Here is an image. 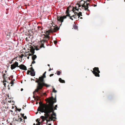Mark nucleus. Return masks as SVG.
Masks as SVG:
<instances>
[{"label":"nucleus","mask_w":125,"mask_h":125,"mask_svg":"<svg viewBox=\"0 0 125 125\" xmlns=\"http://www.w3.org/2000/svg\"><path fill=\"white\" fill-rule=\"evenodd\" d=\"M56 95H55V99L52 96L47 98L46 101L49 103V104H44L42 105L41 108H40V109L38 111H40L42 113L44 112L49 115L51 113H52V115L55 116L53 117V118L56 119V114L54 112L53 105L54 103L56 102Z\"/></svg>","instance_id":"f257e3e1"},{"label":"nucleus","mask_w":125,"mask_h":125,"mask_svg":"<svg viewBox=\"0 0 125 125\" xmlns=\"http://www.w3.org/2000/svg\"><path fill=\"white\" fill-rule=\"evenodd\" d=\"M86 0L83 1V0H81L80 1V4L79 5V7H80L81 6L82 7L83 9H84L85 10H87V11H89L88 9L89 5V3H87V0Z\"/></svg>","instance_id":"f03ea898"},{"label":"nucleus","mask_w":125,"mask_h":125,"mask_svg":"<svg viewBox=\"0 0 125 125\" xmlns=\"http://www.w3.org/2000/svg\"><path fill=\"white\" fill-rule=\"evenodd\" d=\"M16 67H19L21 69L24 70H27L26 67L23 64H21L18 66V62H16L11 65V68L12 70L14 69Z\"/></svg>","instance_id":"7ed1b4c3"},{"label":"nucleus","mask_w":125,"mask_h":125,"mask_svg":"<svg viewBox=\"0 0 125 125\" xmlns=\"http://www.w3.org/2000/svg\"><path fill=\"white\" fill-rule=\"evenodd\" d=\"M69 9L68 8L66 10V14L67 15H66L60 17V16H58L57 17V22H61V23L63 22V20L64 19L66 18L67 16L70 17V15L69 14Z\"/></svg>","instance_id":"20e7f679"},{"label":"nucleus","mask_w":125,"mask_h":125,"mask_svg":"<svg viewBox=\"0 0 125 125\" xmlns=\"http://www.w3.org/2000/svg\"><path fill=\"white\" fill-rule=\"evenodd\" d=\"M35 82L38 83V86H37V89L35 91L33 92V94H34L35 92H37L39 94H40L42 92L41 90L42 89V85L41 83L39 82V80L37 79L35 81Z\"/></svg>","instance_id":"39448f33"},{"label":"nucleus","mask_w":125,"mask_h":125,"mask_svg":"<svg viewBox=\"0 0 125 125\" xmlns=\"http://www.w3.org/2000/svg\"><path fill=\"white\" fill-rule=\"evenodd\" d=\"M49 38L50 37L48 35H45V36L44 38V39L41 41V47H43L44 48L45 47L44 46V44L45 43H48V41Z\"/></svg>","instance_id":"423d86ee"},{"label":"nucleus","mask_w":125,"mask_h":125,"mask_svg":"<svg viewBox=\"0 0 125 125\" xmlns=\"http://www.w3.org/2000/svg\"><path fill=\"white\" fill-rule=\"evenodd\" d=\"M43 77L42 76L39 77V80L40 83H41L42 85V89L43 86H45L47 87H48L50 86V85L44 83V80Z\"/></svg>","instance_id":"0eeeda50"},{"label":"nucleus","mask_w":125,"mask_h":125,"mask_svg":"<svg viewBox=\"0 0 125 125\" xmlns=\"http://www.w3.org/2000/svg\"><path fill=\"white\" fill-rule=\"evenodd\" d=\"M93 71H92V72L96 76L99 77L100 75L99 73H100V71L99 70L98 67H94L93 69Z\"/></svg>","instance_id":"6e6552de"},{"label":"nucleus","mask_w":125,"mask_h":125,"mask_svg":"<svg viewBox=\"0 0 125 125\" xmlns=\"http://www.w3.org/2000/svg\"><path fill=\"white\" fill-rule=\"evenodd\" d=\"M37 58V56L35 55H33L32 56V59L33 60H34Z\"/></svg>","instance_id":"1a4fd4ad"},{"label":"nucleus","mask_w":125,"mask_h":125,"mask_svg":"<svg viewBox=\"0 0 125 125\" xmlns=\"http://www.w3.org/2000/svg\"><path fill=\"white\" fill-rule=\"evenodd\" d=\"M59 81L61 83H65V82L64 80H62V79L61 78H60L59 79Z\"/></svg>","instance_id":"9d476101"},{"label":"nucleus","mask_w":125,"mask_h":125,"mask_svg":"<svg viewBox=\"0 0 125 125\" xmlns=\"http://www.w3.org/2000/svg\"><path fill=\"white\" fill-rule=\"evenodd\" d=\"M76 13L77 14V13ZM72 17H73L74 19H77V18L78 17V15L77 14L75 15H73L72 16Z\"/></svg>","instance_id":"9b49d317"},{"label":"nucleus","mask_w":125,"mask_h":125,"mask_svg":"<svg viewBox=\"0 0 125 125\" xmlns=\"http://www.w3.org/2000/svg\"><path fill=\"white\" fill-rule=\"evenodd\" d=\"M42 104V105H41V107H39L38 108V109H37V111H38V110H40V108H41L42 106L44 104ZM40 111V112H39V113L40 114H41V112H42V113L40 111Z\"/></svg>","instance_id":"f8f14e48"},{"label":"nucleus","mask_w":125,"mask_h":125,"mask_svg":"<svg viewBox=\"0 0 125 125\" xmlns=\"http://www.w3.org/2000/svg\"><path fill=\"white\" fill-rule=\"evenodd\" d=\"M30 74L31 76H34L35 75V72H31Z\"/></svg>","instance_id":"ddd939ff"},{"label":"nucleus","mask_w":125,"mask_h":125,"mask_svg":"<svg viewBox=\"0 0 125 125\" xmlns=\"http://www.w3.org/2000/svg\"><path fill=\"white\" fill-rule=\"evenodd\" d=\"M77 14L78 15V18H79L80 16H82V13L81 12H79L78 13H77Z\"/></svg>","instance_id":"4468645a"},{"label":"nucleus","mask_w":125,"mask_h":125,"mask_svg":"<svg viewBox=\"0 0 125 125\" xmlns=\"http://www.w3.org/2000/svg\"><path fill=\"white\" fill-rule=\"evenodd\" d=\"M45 117L43 116H42L40 117V118L42 119V121H44Z\"/></svg>","instance_id":"2eb2a0df"},{"label":"nucleus","mask_w":125,"mask_h":125,"mask_svg":"<svg viewBox=\"0 0 125 125\" xmlns=\"http://www.w3.org/2000/svg\"><path fill=\"white\" fill-rule=\"evenodd\" d=\"M46 73V71L42 75V77H43V78H45L46 77L45 74Z\"/></svg>","instance_id":"dca6fc26"},{"label":"nucleus","mask_w":125,"mask_h":125,"mask_svg":"<svg viewBox=\"0 0 125 125\" xmlns=\"http://www.w3.org/2000/svg\"><path fill=\"white\" fill-rule=\"evenodd\" d=\"M61 73V72L60 71H57V74L58 75H60Z\"/></svg>","instance_id":"f3484780"},{"label":"nucleus","mask_w":125,"mask_h":125,"mask_svg":"<svg viewBox=\"0 0 125 125\" xmlns=\"http://www.w3.org/2000/svg\"><path fill=\"white\" fill-rule=\"evenodd\" d=\"M73 27L75 29H78L77 26L75 25H73Z\"/></svg>","instance_id":"a211bd4d"},{"label":"nucleus","mask_w":125,"mask_h":125,"mask_svg":"<svg viewBox=\"0 0 125 125\" xmlns=\"http://www.w3.org/2000/svg\"><path fill=\"white\" fill-rule=\"evenodd\" d=\"M52 92L55 93H56L57 92V91L55 90L54 88H53L52 89Z\"/></svg>","instance_id":"6ab92c4d"},{"label":"nucleus","mask_w":125,"mask_h":125,"mask_svg":"<svg viewBox=\"0 0 125 125\" xmlns=\"http://www.w3.org/2000/svg\"><path fill=\"white\" fill-rule=\"evenodd\" d=\"M57 107V105H55V106L54 108V110H57V109L56 108Z\"/></svg>","instance_id":"aec40b11"},{"label":"nucleus","mask_w":125,"mask_h":125,"mask_svg":"<svg viewBox=\"0 0 125 125\" xmlns=\"http://www.w3.org/2000/svg\"><path fill=\"white\" fill-rule=\"evenodd\" d=\"M6 74L5 73H4L3 75V78L4 79V80L5 79V75Z\"/></svg>","instance_id":"412c9836"},{"label":"nucleus","mask_w":125,"mask_h":125,"mask_svg":"<svg viewBox=\"0 0 125 125\" xmlns=\"http://www.w3.org/2000/svg\"><path fill=\"white\" fill-rule=\"evenodd\" d=\"M40 119L38 118V119H37L36 120V121L38 123L39 122H40L39 121H40Z\"/></svg>","instance_id":"4be33fe9"},{"label":"nucleus","mask_w":125,"mask_h":125,"mask_svg":"<svg viewBox=\"0 0 125 125\" xmlns=\"http://www.w3.org/2000/svg\"><path fill=\"white\" fill-rule=\"evenodd\" d=\"M18 120H20V122H21L22 121L23 119L21 118H20L18 119Z\"/></svg>","instance_id":"5701e85b"},{"label":"nucleus","mask_w":125,"mask_h":125,"mask_svg":"<svg viewBox=\"0 0 125 125\" xmlns=\"http://www.w3.org/2000/svg\"><path fill=\"white\" fill-rule=\"evenodd\" d=\"M30 72H31V71H30L29 70L28 71H27V74H29V73H30Z\"/></svg>","instance_id":"b1692460"},{"label":"nucleus","mask_w":125,"mask_h":125,"mask_svg":"<svg viewBox=\"0 0 125 125\" xmlns=\"http://www.w3.org/2000/svg\"><path fill=\"white\" fill-rule=\"evenodd\" d=\"M21 116L23 117L24 116V114H21Z\"/></svg>","instance_id":"393cba45"},{"label":"nucleus","mask_w":125,"mask_h":125,"mask_svg":"<svg viewBox=\"0 0 125 125\" xmlns=\"http://www.w3.org/2000/svg\"><path fill=\"white\" fill-rule=\"evenodd\" d=\"M31 52L32 54H33L34 53V50H33Z\"/></svg>","instance_id":"a878e982"},{"label":"nucleus","mask_w":125,"mask_h":125,"mask_svg":"<svg viewBox=\"0 0 125 125\" xmlns=\"http://www.w3.org/2000/svg\"><path fill=\"white\" fill-rule=\"evenodd\" d=\"M34 60H33V61H32L31 62L32 64H33L34 63H35V62Z\"/></svg>","instance_id":"bb28decb"},{"label":"nucleus","mask_w":125,"mask_h":125,"mask_svg":"<svg viewBox=\"0 0 125 125\" xmlns=\"http://www.w3.org/2000/svg\"><path fill=\"white\" fill-rule=\"evenodd\" d=\"M31 72H35L34 71V70L33 69L31 70Z\"/></svg>","instance_id":"cd10ccee"},{"label":"nucleus","mask_w":125,"mask_h":125,"mask_svg":"<svg viewBox=\"0 0 125 125\" xmlns=\"http://www.w3.org/2000/svg\"><path fill=\"white\" fill-rule=\"evenodd\" d=\"M17 110L19 111V112H20L21 111V109H18V108H17Z\"/></svg>","instance_id":"c85d7f7f"},{"label":"nucleus","mask_w":125,"mask_h":125,"mask_svg":"<svg viewBox=\"0 0 125 125\" xmlns=\"http://www.w3.org/2000/svg\"><path fill=\"white\" fill-rule=\"evenodd\" d=\"M10 83L13 85L14 84L13 82V81H11L10 82Z\"/></svg>","instance_id":"c756f323"},{"label":"nucleus","mask_w":125,"mask_h":125,"mask_svg":"<svg viewBox=\"0 0 125 125\" xmlns=\"http://www.w3.org/2000/svg\"><path fill=\"white\" fill-rule=\"evenodd\" d=\"M23 118L24 119H26L27 118V117L26 116H24V117H23Z\"/></svg>","instance_id":"7c9ffc66"},{"label":"nucleus","mask_w":125,"mask_h":125,"mask_svg":"<svg viewBox=\"0 0 125 125\" xmlns=\"http://www.w3.org/2000/svg\"><path fill=\"white\" fill-rule=\"evenodd\" d=\"M41 124V123L40 122H39L36 125H40Z\"/></svg>","instance_id":"2f4dec72"},{"label":"nucleus","mask_w":125,"mask_h":125,"mask_svg":"<svg viewBox=\"0 0 125 125\" xmlns=\"http://www.w3.org/2000/svg\"><path fill=\"white\" fill-rule=\"evenodd\" d=\"M13 61V60H11V62H10V64H11L12 63Z\"/></svg>","instance_id":"473e14b6"},{"label":"nucleus","mask_w":125,"mask_h":125,"mask_svg":"<svg viewBox=\"0 0 125 125\" xmlns=\"http://www.w3.org/2000/svg\"><path fill=\"white\" fill-rule=\"evenodd\" d=\"M70 18L72 20H73V18H72V17H72V16L71 17V16H70Z\"/></svg>","instance_id":"72a5a7b5"},{"label":"nucleus","mask_w":125,"mask_h":125,"mask_svg":"<svg viewBox=\"0 0 125 125\" xmlns=\"http://www.w3.org/2000/svg\"><path fill=\"white\" fill-rule=\"evenodd\" d=\"M53 74H52L50 75V77H51L52 76H53Z\"/></svg>","instance_id":"f704fd0d"},{"label":"nucleus","mask_w":125,"mask_h":125,"mask_svg":"<svg viewBox=\"0 0 125 125\" xmlns=\"http://www.w3.org/2000/svg\"><path fill=\"white\" fill-rule=\"evenodd\" d=\"M54 43L55 44L57 43V42L56 41H54Z\"/></svg>","instance_id":"c9c22d12"},{"label":"nucleus","mask_w":125,"mask_h":125,"mask_svg":"<svg viewBox=\"0 0 125 125\" xmlns=\"http://www.w3.org/2000/svg\"><path fill=\"white\" fill-rule=\"evenodd\" d=\"M10 77L11 79H12L13 78V75H11L10 76Z\"/></svg>","instance_id":"e433bc0d"},{"label":"nucleus","mask_w":125,"mask_h":125,"mask_svg":"<svg viewBox=\"0 0 125 125\" xmlns=\"http://www.w3.org/2000/svg\"><path fill=\"white\" fill-rule=\"evenodd\" d=\"M24 55L22 54L21 55V58H22V57L23 56H24Z\"/></svg>","instance_id":"4c0bfd02"},{"label":"nucleus","mask_w":125,"mask_h":125,"mask_svg":"<svg viewBox=\"0 0 125 125\" xmlns=\"http://www.w3.org/2000/svg\"><path fill=\"white\" fill-rule=\"evenodd\" d=\"M53 68L52 69H51V68H50V69L49 70V71H51V70H52Z\"/></svg>","instance_id":"58836bf2"},{"label":"nucleus","mask_w":125,"mask_h":125,"mask_svg":"<svg viewBox=\"0 0 125 125\" xmlns=\"http://www.w3.org/2000/svg\"><path fill=\"white\" fill-rule=\"evenodd\" d=\"M36 50H39V49H38V48H36Z\"/></svg>","instance_id":"ea45409f"},{"label":"nucleus","mask_w":125,"mask_h":125,"mask_svg":"<svg viewBox=\"0 0 125 125\" xmlns=\"http://www.w3.org/2000/svg\"><path fill=\"white\" fill-rule=\"evenodd\" d=\"M32 69H33V68L32 67H31L30 68V69L31 70H32Z\"/></svg>","instance_id":"a19ab883"},{"label":"nucleus","mask_w":125,"mask_h":125,"mask_svg":"<svg viewBox=\"0 0 125 125\" xmlns=\"http://www.w3.org/2000/svg\"><path fill=\"white\" fill-rule=\"evenodd\" d=\"M23 90V88H22L21 89V91H22Z\"/></svg>","instance_id":"79ce46f5"},{"label":"nucleus","mask_w":125,"mask_h":125,"mask_svg":"<svg viewBox=\"0 0 125 125\" xmlns=\"http://www.w3.org/2000/svg\"><path fill=\"white\" fill-rule=\"evenodd\" d=\"M29 54V56H30L31 55H32V54H30V53Z\"/></svg>","instance_id":"37998d69"},{"label":"nucleus","mask_w":125,"mask_h":125,"mask_svg":"<svg viewBox=\"0 0 125 125\" xmlns=\"http://www.w3.org/2000/svg\"><path fill=\"white\" fill-rule=\"evenodd\" d=\"M33 97L34 98V99L35 98V96L34 95L33 96Z\"/></svg>","instance_id":"c03bdc74"},{"label":"nucleus","mask_w":125,"mask_h":125,"mask_svg":"<svg viewBox=\"0 0 125 125\" xmlns=\"http://www.w3.org/2000/svg\"><path fill=\"white\" fill-rule=\"evenodd\" d=\"M76 10L78 11V10H79V9H77L76 8L75 9Z\"/></svg>","instance_id":"a18cd8bd"},{"label":"nucleus","mask_w":125,"mask_h":125,"mask_svg":"<svg viewBox=\"0 0 125 125\" xmlns=\"http://www.w3.org/2000/svg\"><path fill=\"white\" fill-rule=\"evenodd\" d=\"M3 84L5 86V85H6V83H4Z\"/></svg>","instance_id":"49530a36"},{"label":"nucleus","mask_w":125,"mask_h":125,"mask_svg":"<svg viewBox=\"0 0 125 125\" xmlns=\"http://www.w3.org/2000/svg\"><path fill=\"white\" fill-rule=\"evenodd\" d=\"M44 94L45 95H46V94L45 93H44Z\"/></svg>","instance_id":"de8ad7c7"},{"label":"nucleus","mask_w":125,"mask_h":125,"mask_svg":"<svg viewBox=\"0 0 125 125\" xmlns=\"http://www.w3.org/2000/svg\"><path fill=\"white\" fill-rule=\"evenodd\" d=\"M29 56H28L27 57V58L28 59H29Z\"/></svg>","instance_id":"09e8293b"},{"label":"nucleus","mask_w":125,"mask_h":125,"mask_svg":"<svg viewBox=\"0 0 125 125\" xmlns=\"http://www.w3.org/2000/svg\"><path fill=\"white\" fill-rule=\"evenodd\" d=\"M38 102H36V104H38Z\"/></svg>","instance_id":"8fccbe9b"},{"label":"nucleus","mask_w":125,"mask_h":125,"mask_svg":"<svg viewBox=\"0 0 125 125\" xmlns=\"http://www.w3.org/2000/svg\"><path fill=\"white\" fill-rule=\"evenodd\" d=\"M96 6V5H94V6L95 7Z\"/></svg>","instance_id":"3c124183"},{"label":"nucleus","mask_w":125,"mask_h":125,"mask_svg":"<svg viewBox=\"0 0 125 125\" xmlns=\"http://www.w3.org/2000/svg\"><path fill=\"white\" fill-rule=\"evenodd\" d=\"M15 80L14 79H13L12 81H13H13H14Z\"/></svg>","instance_id":"603ef678"},{"label":"nucleus","mask_w":125,"mask_h":125,"mask_svg":"<svg viewBox=\"0 0 125 125\" xmlns=\"http://www.w3.org/2000/svg\"><path fill=\"white\" fill-rule=\"evenodd\" d=\"M18 121H20V120H18H18H17Z\"/></svg>","instance_id":"864d4df0"},{"label":"nucleus","mask_w":125,"mask_h":125,"mask_svg":"<svg viewBox=\"0 0 125 125\" xmlns=\"http://www.w3.org/2000/svg\"><path fill=\"white\" fill-rule=\"evenodd\" d=\"M48 66H50V64H48Z\"/></svg>","instance_id":"5fc2aeb1"},{"label":"nucleus","mask_w":125,"mask_h":125,"mask_svg":"<svg viewBox=\"0 0 125 125\" xmlns=\"http://www.w3.org/2000/svg\"><path fill=\"white\" fill-rule=\"evenodd\" d=\"M83 18L82 17H81L80 18V19H82Z\"/></svg>","instance_id":"6e6d98bb"},{"label":"nucleus","mask_w":125,"mask_h":125,"mask_svg":"<svg viewBox=\"0 0 125 125\" xmlns=\"http://www.w3.org/2000/svg\"><path fill=\"white\" fill-rule=\"evenodd\" d=\"M39 104H41V103H40V102L39 103Z\"/></svg>","instance_id":"4d7b16f0"},{"label":"nucleus","mask_w":125,"mask_h":125,"mask_svg":"<svg viewBox=\"0 0 125 125\" xmlns=\"http://www.w3.org/2000/svg\"><path fill=\"white\" fill-rule=\"evenodd\" d=\"M33 125H36L35 124V123H34Z\"/></svg>","instance_id":"13d9d810"},{"label":"nucleus","mask_w":125,"mask_h":125,"mask_svg":"<svg viewBox=\"0 0 125 125\" xmlns=\"http://www.w3.org/2000/svg\"><path fill=\"white\" fill-rule=\"evenodd\" d=\"M7 72V71H5V73H6Z\"/></svg>","instance_id":"bf43d9fd"},{"label":"nucleus","mask_w":125,"mask_h":125,"mask_svg":"<svg viewBox=\"0 0 125 125\" xmlns=\"http://www.w3.org/2000/svg\"><path fill=\"white\" fill-rule=\"evenodd\" d=\"M12 102H13L14 103V102L13 101H12Z\"/></svg>","instance_id":"052dcab7"},{"label":"nucleus","mask_w":125,"mask_h":125,"mask_svg":"<svg viewBox=\"0 0 125 125\" xmlns=\"http://www.w3.org/2000/svg\"><path fill=\"white\" fill-rule=\"evenodd\" d=\"M40 27H39V26H38V28H40Z\"/></svg>","instance_id":"680f3d73"},{"label":"nucleus","mask_w":125,"mask_h":125,"mask_svg":"<svg viewBox=\"0 0 125 125\" xmlns=\"http://www.w3.org/2000/svg\"><path fill=\"white\" fill-rule=\"evenodd\" d=\"M51 125V124H49V125Z\"/></svg>","instance_id":"e2e57ef3"},{"label":"nucleus","mask_w":125,"mask_h":125,"mask_svg":"<svg viewBox=\"0 0 125 125\" xmlns=\"http://www.w3.org/2000/svg\"><path fill=\"white\" fill-rule=\"evenodd\" d=\"M6 14H7L8 13L7 12H6Z\"/></svg>","instance_id":"0e129e2a"},{"label":"nucleus","mask_w":125,"mask_h":125,"mask_svg":"<svg viewBox=\"0 0 125 125\" xmlns=\"http://www.w3.org/2000/svg\"><path fill=\"white\" fill-rule=\"evenodd\" d=\"M30 66H32V64H31V65H30Z\"/></svg>","instance_id":"69168bd1"},{"label":"nucleus","mask_w":125,"mask_h":125,"mask_svg":"<svg viewBox=\"0 0 125 125\" xmlns=\"http://www.w3.org/2000/svg\"><path fill=\"white\" fill-rule=\"evenodd\" d=\"M8 89H10V88H9H9H8Z\"/></svg>","instance_id":"338daca9"},{"label":"nucleus","mask_w":125,"mask_h":125,"mask_svg":"<svg viewBox=\"0 0 125 125\" xmlns=\"http://www.w3.org/2000/svg\"><path fill=\"white\" fill-rule=\"evenodd\" d=\"M48 33V31H46Z\"/></svg>","instance_id":"774afa93"}]
</instances>
